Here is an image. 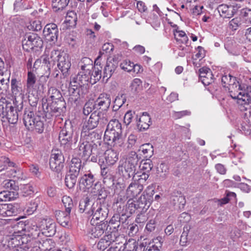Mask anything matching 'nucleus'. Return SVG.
Masks as SVG:
<instances>
[{"label":"nucleus","instance_id":"f257e3e1","mask_svg":"<svg viewBox=\"0 0 251 251\" xmlns=\"http://www.w3.org/2000/svg\"><path fill=\"white\" fill-rule=\"evenodd\" d=\"M122 125L118 120H111L107 126L104 140L111 147L123 150L125 147V137L122 134Z\"/></svg>","mask_w":251,"mask_h":251},{"label":"nucleus","instance_id":"f03ea898","mask_svg":"<svg viewBox=\"0 0 251 251\" xmlns=\"http://www.w3.org/2000/svg\"><path fill=\"white\" fill-rule=\"evenodd\" d=\"M91 72L86 73L81 70L76 76L73 77L70 83L69 92L73 94L76 93L79 97H83L88 92V83L91 84Z\"/></svg>","mask_w":251,"mask_h":251},{"label":"nucleus","instance_id":"7ed1b4c3","mask_svg":"<svg viewBox=\"0 0 251 251\" xmlns=\"http://www.w3.org/2000/svg\"><path fill=\"white\" fill-rule=\"evenodd\" d=\"M139 161L138 155L134 151H130L126 160H121L118 168L119 173L125 177H130L135 174Z\"/></svg>","mask_w":251,"mask_h":251},{"label":"nucleus","instance_id":"20e7f679","mask_svg":"<svg viewBox=\"0 0 251 251\" xmlns=\"http://www.w3.org/2000/svg\"><path fill=\"white\" fill-rule=\"evenodd\" d=\"M44 117L38 115H35L33 112L29 109L25 110L23 121L25 126L29 130L35 129L39 133H42L44 130Z\"/></svg>","mask_w":251,"mask_h":251},{"label":"nucleus","instance_id":"39448f33","mask_svg":"<svg viewBox=\"0 0 251 251\" xmlns=\"http://www.w3.org/2000/svg\"><path fill=\"white\" fill-rule=\"evenodd\" d=\"M43 42L41 38L34 33L26 34L22 41V46L24 50L37 51L42 48Z\"/></svg>","mask_w":251,"mask_h":251},{"label":"nucleus","instance_id":"423d86ee","mask_svg":"<svg viewBox=\"0 0 251 251\" xmlns=\"http://www.w3.org/2000/svg\"><path fill=\"white\" fill-rule=\"evenodd\" d=\"M87 214L92 216L91 224H95V221H103L108 215V209L106 206L98 202H94L92 205L90 210Z\"/></svg>","mask_w":251,"mask_h":251},{"label":"nucleus","instance_id":"0eeeda50","mask_svg":"<svg viewBox=\"0 0 251 251\" xmlns=\"http://www.w3.org/2000/svg\"><path fill=\"white\" fill-rule=\"evenodd\" d=\"M122 150L113 147L107 150L104 153L105 161L102 159L99 160V163L101 167L102 166H110L114 165L119 159V152Z\"/></svg>","mask_w":251,"mask_h":251},{"label":"nucleus","instance_id":"6e6552de","mask_svg":"<svg viewBox=\"0 0 251 251\" xmlns=\"http://www.w3.org/2000/svg\"><path fill=\"white\" fill-rule=\"evenodd\" d=\"M64 158L61 151H57L53 152L50 159V166L52 171L59 173L64 167Z\"/></svg>","mask_w":251,"mask_h":251},{"label":"nucleus","instance_id":"1a4fd4ad","mask_svg":"<svg viewBox=\"0 0 251 251\" xmlns=\"http://www.w3.org/2000/svg\"><path fill=\"white\" fill-rule=\"evenodd\" d=\"M0 115H2V118H5L11 124H16L18 121L17 109L11 105L6 104L4 107L3 104H0Z\"/></svg>","mask_w":251,"mask_h":251},{"label":"nucleus","instance_id":"9d476101","mask_svg":"<svg viewBox=\"0 0 251 251\" xmlns=\"http://www.w3.org/2000/svg\"><path fill=\"white\" fill-rule=\"evenodd\" d=\"M51 54H58L57 66L59 69L61 71L63 75L66 76L68 72L71 67V62L70 61L69 56L68 54L65 52H61L58 51H53Z\"/></svg>","mask_w":251,"mask_h":251},{"label":"nucleus","instance_id":"9b49d317","mask_svg":"<svg viewBox=\"0 0 251 251\" xmlns=\"http://www.w3.org/2000/svg\"><path fill=\"white\" fill-rule=\"evenodd\" d=\"M251 86L247 87V93L243 100H239L238 108L244 112L245 117L251 118Z\"/></svg>","mask_w":251,"mask_h":251},{"label":"nucleus","instance_id":"f8f14e48","mask_svg":"<svg viewBox=\"0 0 251 251\" xmlns=\"http://www.w3.org/2000/svg\"><path fill=\"white\" fill-rule=\"evenodd\" d=\"M75 152L79 157L87 160L91 154H93L92 144L80 138L78 147L75 149Z\"/></svg>","mask_w":251,"mask_h":251},{"label":"nucleus","instance_id":"ddd939ff","mask_svg":"<svg viewBox=\"0 0 251 251\" xmlns=\"http://www.w3.org/2000/svg\"><path fill=\"white\" fill-rule=\"evenodd\" d=\"M230 96L235 100H237V103L239 106V100H243L246 94L247 90H243L238 81L235 80L234 83H231L227 87Z\"/></svg>","mask_w":251,"mask_h":251},{"label":"nucleus","instance_id":"4468645a","mask_svg":"<svg viewBox=\"0 0 251 251\" xmlns=\"http://www.w3.org/2000/svg\"><path fill=\"white\" fill-rule=\"evenodd\" d=\"M118 62L115 58H107L106 65L103 70V81L106 82L111 77L118 67Z\"/></svg>","mask_w":251,"mask_h":251},{"label":"nucleus","instance_id":"2eb2a0df","mask_svg":"<svg viewBox=\"0 0 251 251\" xmlns=\"http://www.w3.org/2000/svg\"><path fill=\"white\" fill-rule=\"evenodd\" d=\"M101 121L102 124H104L107 120L102 116ZM99 122H101L100 115L96 112H94L91 114L89 119L84 122L82 129H93L98 126Z\"/></svg>","mask_w":251,"mask_h":251},{"label":"nucleus","instance_id":"dca6fc26","mask_svg":"<svg viewBox=\"0 0 251 251\" xmlns=\"http://www.w3.org/2000/svg\"><path fill=\"white\" fill-rule=\"evenodd\" d=\"M42 234L46 236H53L56 232V224L50 219H44L41 221L40 226Z\"/></svg>","mask_w":251,"mask_h":251},{"label":"nucleus","instance_id":"f3484780","mask_svg":"<svg viewBox=\"0 0 251 251\" xmlns=\"http://www.w3.org/2000/svg\"><path fill=\"white\" fill-rule=\"evenodd\" d=\"M118 232L112 231L110 234L105 235L99 241L97 247L99 250L104 251L113 243L117 241Z\"/></svg>","mask_w":251,"mask_h":251},{"label":"nucleus","instance_id":"a211bd4d","mask_svg":"<svg viewBox=\"0 0 251 251\" xmlns=\"http://www.w3.org/2000/svg\"><path fill=\"white\" fill-rule=\"evenodd\" d=\"M100 56H98L96 59L93 68V72H91V84L92 85L99 81L101 78H103L102 66L101 65L100 62Z\"/></svg>","mask_w":251,"mask_h":251},{"label":"nucleus","instance_id":"6ab92c4d","mask_svg":"<svg viewBox=\"0 0 251 251\" xmlns=\"http://www.w3.org/2000/svg\"><path fill=\"white\" fill-rule=\"evenodd\" d=\"M58 33L57 26L53 23L46 25L43 30L44 36L50 42L56 41L57 39Z\"/></svg>","mask_w":251,"mask_h":251},{"label":"nucleus","instance_id":"aec40b11","mask_svg":"<svg viewBox=\"0 0 251 251\" xmlns=\"http://www.w3.org/2000/svg\"><path fill=\"white\" fill-rule=\"evenodd\" d=\"M111 100L109 94H100L94 102V107L96 109H101L102 111L107 110L111 104Z\"/></svg>","mask_w":251,"mask_h":251},{"label":"nucleus","instance_id":"412c9836","mask_svg":"<svg viewBox=\"0 0 251 251\" xmlns=\"http://www.w3.org/2000/svg\"><path fill=\"white\" fill-rule=\"evenodd\" d=\"M34 244L32 247V251H50L54 248V243L51 239H46L42 240V242L39 241H33Z\"/></svg>","mask_w":251,"mask_h":251},{"label":"nucleus","instance_id":"4be33fe9","mask_svg":"<svg viewBox=\"0 0 251 251\" xmlns=\"http://www.w3.org/2000/svg\"><path fill=\"white\" fill-rule=\"evenodd\" d=\"M25 230L26 234L23 236H26L28 243L33 245L34 241L36 237H38L40 234L41 228H39L36 225H30L26 226Z\"/></svg>","mask_w":251,"mask_h":251},{"label":"nucleus","instance_id":"5701e85b","mask_svg":"<svg viewBox=\"0 0 251 251\" xmlns=\"http://www.w3.org/2000/svg\"><path fill=\"white\" fill-rule=\"evenodd\" d=\"M144 188L142 184L136 182L133 180L129 185L126 191V196L127 198L133 199L140 194Z\"/></svg>","mask_w":251,"mask_h":251},{"label":"nucleus","instance_id":"b1692460","mask_svg":"<svg viewBox=\"0 0 251 251\" xmlns=\"http://www.w3.org/2000/svg\"><path fill=\"white\" fill-rule=\"evenodd\" d=\"M80 138L85 141H88L92 144H94L98 140H101L100 136L93 129H82Z\"/></svg>","mask_w":251,"mask_h":251},{"label":"nucleus","instance_id":"393cba45","mask_svg":"<svg viewBox=\"0 0 251 251\" xmlns=\"http://www.w3.org/2000/svg\"><path fill=\"white\" fill-rule=\"evenodd\" d=\"M70 212L67 211H56L55 216L58 222L63 227H68L71 226Z\"/></svg>","mask_w":251,"mask_h":251},{"label":"nucleus","instance_id":"a878e982","mask_svg":"<svg viewBox=\"0 0 251 251\" xmlns=\"http://www.w3.org/2000/svg\"><path fill=\"white\" fill-rule=\"evenodd\" d=\"M151 124V118L147 113H143L137 123L138 129L140 130H145L149 128Z\"/></svg>","mask_w":251,"mask_h":251},{"label":"nucleus","instance_id":"bb28decb","mask_svg":"<svg viewBox=\"0 0 251 251\" xmlns=\"http://www.w3.org/2000/svg\"><path fill=\"white\" fill-rule=\"evenodd\" d=\"M95 179L94 176L89 173L83 175L80 179L79 183L80 187L83 186L84 188L89 189L94 185Z\"/></svg>","mask_w":251,"mask_h":251},{"label":"nucleus","instance_id":"cd10ccee","mask_svg":"<svg viewBox=\"0 0 251 251\" xmlns=\"http://www.w3.org/2000/svg\"><path fill=\"white\" fill-rule=\"evenodd\" d=\"M73 136V132L67 131L66 129H62L59 135V140L61 145H70Z\"/></svg>","mask_w":251,"mask_h":251},{"label":"nucleus","instance_id":"c85d7f7f","mask_svg":"<svg viewBox=\"0 0 251 251\" xmlns=\"http://www.w3.org/2000/svg\"><path fill=\"white\" fill-rule=\"evenodd\" d=\"M217 9L220 16L224 18H230L234 15V9L232 6L222 4L218 7Z\"/></svg>","mask_w":251,"mask_h":251},{"label":"nucleus","instance_id":"c756f323","mask_svg":"<svg viewBox=\"0 0 251 251\" xmlns=\"http://www.w3.org/2000/svg\"><path fill=\"white\" fill-rule=\"evenodd\" d=\"M81 166V161L79 158L77 157L73 158L70 165L69 172L78 175Z\"/></svg>","mask_w":251,"mask_h":251},{"label":"nucleus","instance_id":"7c9ffc66","mask_svg":"<svg viewBox=\"0 0 251 251\" xmlns=\"http://www.w3.org/2000/svg\"><path fill=\"white\" fill-rule=\"evenodd\" d=\"M15 165L16 164L14 165V167H12V168L10 169L3 174H2V176H6L8 177H15L18 179H22V171L20 168L16 167Z\"/></svg>","mask_w":251,"mask_h":251},{"label":"nucleus","instance_id":"2f4dec72","mask_svg":"<svg viewBox=\"0 0 251 251\" xmlns=\"http://www.w3.org/2000/svg\"><path fill=\"white\" fill-rule=\"evenodd\" d=\"M18 196L17 192L3 191L0 192V201H13L16 199Z\"/></svg>","mask_w":251,"mask_h":251},{"label":"nucleus","instance_id":"473e14b6","mask_svg":"<svg viewBox=\"0 0 251 251\" xmlns=\"http://www.w3.org/2000/svg\"><path fill=\"white\" fill-rule=\"evenodd\" d=\"M79 66L81 70L86 71V72L92 71L93 68V61L88 57H83L79 62Z\"/></svg>","mask_w":251,"mask_h":251},{"label":"nucleus","instance_id":"72a5a7b5","mask_svg":"<svg viewBox=\"0 0 251 251\" xmlns=\"http://www.w3.org/2000/svg\"><path fill=\"white\" fill-rule=\"evenodd\" d=\"M249 121H243L239 127L240 131L245 135H249L251 134V118L246 117Z\"/></svg>","mask_w":251,"mask_h":251},{"label":"nucleus","instance_id":"f704fd0d","mask_svg":"<svg viewBox=\"0 0 251 251\" xmlns=\"http://www.w3.org/2000/svg\"><path fill=\"white\" fill-rule=\"evenodd\" d=\"M106 225L104 223L97 225L91 229V237L98 238L101 236L105 229Z\"/></svg>","mask_w":251,"mask_h":251},{"label":"nucleus","instance_id":"c9c22d12","mask_svg":"<svg viewBox=\"0 0 251 251\" xmlns=\"http://www.w3.org/2000/svg\"><path fill=\"white\" fill-rule=\"evenodd\" d=\"M78 176V175L70 173V172L66 176L65 184L70 189L74 187L76 182Z\"/></svg>","mask_w":251,"mask_h":251},{"label":"nucleus","instance_id":"e433bc0d","mask_svg":"<svg viewBox=\"0 0 251 251\" xmlns=\"http://www.w3.org/2000/svg\"><path fill=\"white\" fill-rule=\"evenodd\" d=\"M90 199L88 197L82 199L79 204V210L80 213L84 212L87 214L88 210H90L92 205L90 203Z\"/></svg>","mask_w":251,"mask_h":251},{"label":"nucleus","instance_id":"4c0bfd02","mask_svg":"<svg viewBox=\"0 0 251 251\" xmlns=\"http://www.w3.org/2000/svg\"><path fill=\"white\" fill-rule=\"evenodd\" d=\"M21 83H19L16 78H12L11 82L12 93L15 97L22 94V87Z\"/></svg>","mask_w":251,"mask_h":251},{"label":"nucleus","instance_id":"58836bf2","mask_svg":"<svg viewBox=\"0 0 251 251\" xmlns=\"http://www.w3.org/2000/svg\"><path fill=\"white\" fill-rule=\"evenodd\" d=\"M93 146V154H95L98 156L102 153L104 151V148L105 147V143L102 142L101 140L97 141Z\"/></svg>","mask_w":251,"mask_h":251},{"label":"nucleus","instance_id":"ea45409f","mask_svg":"<svg viewBox=\"0 0 251 251\" xmlns=\"http://www.w3.org/2000/svg\"><path fill=\"white\" fill-rule=\"evenodd\" d=\"M160 18L159 15H156L154 13H152L151 15L147 19L146 22L150 24L153 26V27H158L160 25Z\"/></svg>","mask_w":251,"mask_h":251},{"label":"nucleus","instance_id":"a19ab883","mask_svg":"<svg viewBox=\"0 0 251 251\" xmlns=\"http://www.w3.org/2000/svg\"><path fill=\"white\" fill-rule=\"evenodd\" d=\"M126 101V97L124 94L117 96L114 101L113 110H118Z\"/></svg>","mask_w":251,"mask_h":251},{"label":"nucleus","instance_id":"79ce46f5","mask_svg":"<svg viewBox=\"0 0 251 251\" xmlns=\"http://www.w3.org/2000/svg\"><path fill=\"white\" fill-rule=\"evenodd\" d=\"M149 175L146 172H143L140 174L139 173H135L133 176L134 180H136V182L142 184V186L145 183L146 180L149 178Z\"/></svg>","mask_w":251,"mask_h":251},{"label":"nucleus","instance_id":"37998d69","mask_svg":"<svg viewBox=\"0 0 251 251\" xmlns=\"http://www.w3.org/2000/svg\"><path fill=\"white\" fill-rule=\"evenodd\" d=\"M139 150L143 152L146 157H150L153 154V147L149 143L142 145Z\"/></svg>","mask_w":251,"mask_h":251},{"label":"nucleus","instance_id":"c03bdc74","mask_svg":"<svg viewBox=\"0 0 251 251\" xmlns=\"http://www.w3.org/2000/svg\"><path fill=\"white\" fill-rule=\"evenodd\" d=\"M15 163L10 161L9 159L5 156H1L0 157V168H2L0 170H7L8 167H14Z\"/></svg>","mask_w":251,"mask_h":251},{"label":"nucleus","instance_id":"a18cd8bd","mask_svg":"<svg viewBox=\"0 0 251 251\" xmlns=\"http://www.w3.org/2000/svg\"><path fill=\"white\" fill-rule=\"evenodd\" d=\"M21 239L22 245L21 246H18L14 249V251H28V250L32 247L31 246L32 244L28 243V240H26V236H23Z\"/></svg>","mask_w":251,"mask_h":251},{"label":"nucleus","instance_id":"49530a36","mask_svg":"<svg viewBox=\"0 0 251 251\" xmlns=\"http://www.w3.org/2000/svg\"><path fill=\"white\" fill-rule=\"evenodd\" d=\"M62 201L65 208V210L68 212H71V210L74 206L72 198L69 196H64L62 197Z\"/></svg>","mask_w":251,"mask_h":251},{"label":"nucleus","instance_id":"de8ad7c7","mask_svg":"<svg viewBox=\"0 0 251 251\" xmlns=\"http://www.w3.org/2000/svg\"><path fill=\"white\" fill-rule=\"evenodd\" d=\"M134 239H129L124 244L123 250L125 251H135L136 247L139 246Z\"/></svg>","mask_w":251,"mask_h":251},{"label":"nucleus","instance_id":"09e8293b","mask_svg":"<svg viewBox=\"0 0 251 251\" xmlns=\"http://www.w3.org/2000/svg\"><path fill=\"white\" fill-rule=\"evenodd\" d=\"M48 95L52 100H59L62 97L60 91L54 87H50L49 89Z\"/></svg>","mask_w":251,"mask_h":251},{"label":"nucleus","instance_id":"8fccbe9b","mask_svg":"<svg viewBox=\"0 0 251 251\" xmlns=\"http://www.w3.org/2000/svg\"><path fill=\"white\" fill-rule=\"evenodd\" d=\"M235 80H236V78L229 74L224 75L221 78V82L223 87L226 88L231 83H234Z\"/></svg>","mask_w":251,"mask_h":251},{"label":"nucleus","instance_id":"3c124183","mask_svg":"<svg viewBox=\"0 0 251 251\" xmlns=\"http://www.w3.org/2000/svg\"><path fill=\"white\" fill-rule=\"evenodd\" d=\"M161 247V243L157 239H155L152 243H150L146 249L145 248L144 251H160Z\"/></svg>","mask_w":251,"mask_h":251},{"label":"nucleus","instance_id":"603ef678","mask_svg":"<svg viewBox=\"0 0 251 251\" xmlns=\"http://www.w3.org/2000/svg\"><path fill=\"white\" fill-rule=\"evenodd\" d=\"M11 205H4L0 207V214L3 217L10 216L12 215L13 212L11 210Z\"/></svg>","mask_w":251,"mask_h":251},{"label":"nucleus","instance_id":"864d4df0","mask_svg":"<svg viewBox=\"0 0 251 251\" xmlns=\"http://www.w3.org/2000/svg\"><path fill=\"white\" fill-rule=\"evenodd\" d=\"M3 186L5 188H9L10 190H14V192H17L19 189L18 186L16 184L14 180L12 179L5 180L2 183Z\"/></svg>","mask_w":251,"mask_h":251},{"label":"nucleus","instance_id":"5fc2aeb1","mask_svg":"<svg viewBox=\"0 0 251 251\" xmlns=\"http://www.w3.org/2000/svg\"><path fill=\"white\" fill-rule=\"evenodd\" d=\"M114 50V46L112 43H106L104 44L101 48V50L100 51L99 56H100V55L107 53L110 54L111 52Z\"/></svg>","mask_w":251,"mask_h":251},{"label":"nucleus","instance_id":"6e6d98bb","mask_svg":"<svg viewBox=\"0 0 251 251\" xmlns=\"http://www.w3.org/2000/svg\"><path fill=\"white\" fill-rule=\"evenodd\" d=\"M70 1V0H52V5L58 10L63 9L67 6Z\"/></svg>","mask_w":251,"mask_h":251},{"label":"nucleus","instance_id":"4d7b16f0","mask_svg":"<svg viewBox=\"0 0 251 251\" xmlns=\"http://www.w3.org/2000/svg\"><path fill=\"white\" fill-rule=\"evenodd\" d=\"M241 18L236 17L229 22L228 27L232 30H236L241 25Z\"/></svg>","mask_w":251,"mask_h":251},{"label":"nucleus","instance_id":"13d9d810","mask_svg":"<svg viewBox=\"0 0 251 251\" xmlns=\"http://www.w3.org/2000/svg\"><path fill=\"white\" fill-rule=\"evenodd\" d=\"M22 193L25 197L32 195L34 193L33 188L29 184L24 185L21 188Z\"/></svg>","mask_w":251,"mask_h":251},{"label":"nucleus","instance_id":"bf43d9fd","mask_svg":"<svg viewBox=\"0 0 251 251\" xmlns=\"http://www.w3.org/2000/svg\"><path fill=\"white\" fill-rule=\"evenodd\" d=\"M36 79L35 75L31 71H28L27 73V87L32 88L35 83Z\"/></svg>","mask_w":251,"mask_h":251},{"label":"nucleus","instance_id":"052dcab7","mask_svg":"<svg viewBox=\"0 0 251 251\" xmlns=\"http://www.w3.org/2000/svg\"><path fill=\"white\" fill-rule=\"evenodd\" d=\"M95 189H97V191H93L92 193H94V195L98 196L100 199H104L106 197V195L104 190L101 187L100 185H95Z\"/></svg>","mask_w":251,"mask_h":251},{"label":"nucleus","instance_id":"680f3d73","mask_svg":"<svg viewBox=\"0 0 251 251\" xmlns=\"http://www.w3.org/2000/svg\"><path fill=\"white\" fill-rule=\"evenodd\" d=\"M77 21V17L76 13L73 11H71L67 12L66 16L65 21L70 24L75 23Z\"/></svg>","mask_w":251,"mask_h":251},{"label":"nucleus","instance_id":"e2e57ef3","mask_svg":"<svg viewBox=\"0 0 251 251\" xmlns=\"http://www.w3.org/2000/svg\"><path fill=\"white\" fill-rule=\"evenodd\" d=\"M127 206L131 213L134 212L136 209H141L137 201H133L132 199L130 198L127 201Z\"/></svg>","mask_w":251,"mask_h":251},{"label":"nucleus","instance_id":"0e129e2a","mask_svg":"<svg viewBox=\"0 0 251 251\" xmlns=\"http://www.w3.org/2000/svg\"><path fill=\"white\" fill-rule=\"evenodd\" d=\"M93 109H96L94 107V103L91 101L87 102L84 105L83 113L85 115H88L92 112Z\"/></svg>","mask_w":251,"mask_h":251},{"label":"nucleus","instance_id":"69168bd1","mask_svg":"<svg viewBox=\"0 0 251 251\" xmlns=\"http://www.w3.org/2000/svg\"><path fill=\"white\" fill-rule=\"evenodd\" d=\"M191 114V112L188 110H183L181 111H175L172 112V117L175 119H178L182 117L188 116Z\"/></svg>","mask_w":251,"mask_h":251},{"label":"nucleus","instance_id":"338daca9","mask_svg":"<svg viewBox=\"0 0 251 251\" xmlns=\"http://www.w3.org/2000/svg\"><path fill=\"white\" fill-rule=\"evenodd\" d=\"M133 63L130 60H124L121 63L120 66L122 70L129 73Z\"/></svg>","mask_w":251,"mask_h":251},{"label":"nucleus","instance_id":"774afa93","mask_svg":"<svg viewBox=\"0 0 251 251\" xmlns=\"http://www.w3.org/2000/svg\"><path fill=\"white\" fill-rule=\"evenodd\" d=\"M29 25H30L28 26L29 29L34 31H39L42 28L41 22L39 20L32 21L29 23Z\"/></svg>","mask_w":251,"mask_h":251}]
</instances>
